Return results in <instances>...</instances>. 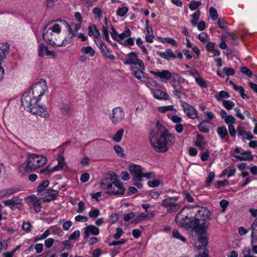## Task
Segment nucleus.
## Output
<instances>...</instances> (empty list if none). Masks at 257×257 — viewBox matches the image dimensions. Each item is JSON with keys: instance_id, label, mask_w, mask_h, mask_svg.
I'll return each mask as SVG.
<instances>
[{"instance_id": "obj_32", "label": "nucleus", "mask_w": 257, "mask_h": 257, "mask_svg": "<svg viewBox=\"0 0 257 257\" xmlns=\"http://www.w3.org/2000/svg\"><path fill=\"white\" fill-rule=\"evenodd\" d=\"M143 70L138 69V70H133V74L135 77L139 80H143L145 79V73L143 71Z\"/></svg>"}, {"instance_id": "obj_19", "label": "nucleus", "mask_w": 257, "mask_h": 257, "mask_svg": "<svg viewBox=\"0 0 257 257\" xmlns=\"http://www.w3.org/2000/svg\"><path fill=\"white\" fill-rule=\"evenodd\" d=\"M151 92L156 99L160 100H168L169 99V95L165 91L161 90L152 89Z\"/></svg>"}, {"instance_id": "obj_56", "label": "nucleus", "mask_w": 257, "mask_h": 257, "mask_svg": "<svg viewBox=\"0 0 257 257\" xmlns=\"http://www.w3.org/2000/svg\"><path fill=\"white\" fill-rule=\"evenodd\" d=\"M223 71L227 76L233 75L235 73V71L231 68L224 67Z\"/></svg>"}, {"instance_id": "obj_6", "label": "nucleus", "mask_w": 257, "mask_h": 257, "mask_svg": "<svg viewBox=\"0 0 257 257\" xmlns=\"http://www.w3.org/2000/svg\"><path fill=\"white\" fill-rule=\"evenodd\" d=\"M156 130L160 133V141H165L169 146H171L175 142V137L173 135L169 133L164 126L159 121L156 123Z\"/></svg>"}, {"instance_id": "obj_34", "label": "nucleus", "mask_w": 257, "mask_h": 257, "mask_svg": "<svg viewBox=\"0 0 257 257\" xmlns=\"http://www.w3.org/2000/svg\"><path fill=\"white\" fill-rule=\"evenodd\" d=\"M217 133L220 137L223 139L227 135V131L225 126H220L217 128Z\"/></svg>"}, {"instance_id": "obj_36", "label": "nucleus", "mask_w": 257, "mask_h": 257, "mask_svg": "<svg viewBox=\"0 0 257 257\" xmlns=\"http://www.w3.org/2000/svg\"><path fill=\"white\" fill-rule=\"evenodd\" d=\"M55 171H54V167H51L50 166H48L45 168L42 169L40 171V173L41 174H44L45 175H50Z\"/></svg>"}, {"instance_id": "obj_61", "label": "nucleus", "mask_w": 257, "mask_h": 257, "mask_svg": "<svg viewBox=\"0 0 257 257\" xmlns=\"http://www.w3.org/2000/svg\"><path fill=\"white\" fill-rule=\"evenodd\" d=\"M118 216L117 213H113L109 217V221L112 224L115 223L118 221Z\"/></svg>"}, {"instance_id": "obj_9", "label": "nucleus", "mask_w": 257, "mask_h": 257, "mask_svg": "<svg viewBox=\"0 0 257 257\" xmlns=\"http://www.w3.org/2000/svg\"><path fill=\"white\" fill-rule=\"evenodd\" d=\"M124 112L121 107H116L112 110V113L110 114L109 117L112 122L117 124L124 117Z\"/></svg>"}, {"instance_id": "obj_62", "label": "nucleus", "mask_w": 257, "mask_h": 257, "mask_svg": "<svg viewBox=\"0 0 257 257\" xmlns=\"http://www.w3.org/2000/svg\"><path fill=\"white\" fill-rule=\"evenodd\" d=\"M116 230V232L114 235L113 237L115 239H117L120 237V236L123 233V231L120 227H117Z\"/></svg>"}, {"instance_id": "obj_13", "label": "nucleus", "mask_w": 257, "mask_h": 257, "mask_svg": "<svg viewBox=\"0 0 257 257\" xmlns=\"http://www.w3.org/2000/svg\"><path fill=\"white\" fill-rule=\"evenodd\" d=\"M181 103L184 112L189 118L194 119L198 117L196 110L192 105L185 101H182Z\"/></svg>"}, {"instance_id": "obj_40", "label": "nucleus", "mask_w": 257, "mask_h": 257, "mask_svg": "<svg viewBox=\"0 0 257 257\" xmlns=\"http://www.w3.org/2000/svg\"><path fill=\"white\" fill-rule=\"evenodd\" d=\"M195 81L202 88H206L207 87L205 81L199 75L198 77H196Z\"/></svg>"}, {"instance_id": "obj_30", "label": "nucleus", "mask_w": 257, "mask_h": 257, "mask_svg": "<svg viewBox=\"0 0 257 257\" xmlns=\"http://www.w3.org/2000/svg\"><path fill=\"white\" fill-rule=\"evenodd\" d=\"M191 23L193 26L197 25V28L199 31H203L205 29V23L204 21H200L197 23L195 20H191Z\"/></svg>"}, {"instance_id": "obj_15", "label": "nucleus", "mask_w": 257, "mask_h": 257, "mask_svg": "<svg viewBox=\"0 0 257 257\" xmlns=\"http://www.w3.org/2000/svg\"><path fill=\"white\" fill-rule=\"evenodd\" d=\"M31 112L43 117H46L48 115L46 108L38 105V102L33 106L32 108H31Z\"/></svg>"}, {"instance_id": "obj_47", "label": "nucleus", "mask_w": 257, "mask_h": 257, "mask_svg": "<svg viewBox=\"0 0 257 257\" xmlns=\"http://www.w3.org/2000/svg\"><path fill=\"white\" fill-rule=\"evenodd\" d=\"M210 16L212 20H215L218 18V14L217 11L213 7L209 9Z\"/></svg>"}, {"instance_id": "obj_27", "label": "nucleus", "mask_w": 257, "mask_h": 257, "mask_svg": "<svg viewBox=\"0 0 257 257\" xmlns=\"http://www.w3.org/2000/svg\"><path fill=\"white\" fill-rule=\"evenodd\" d=\"M49 184V181L48 180L45 181L40 184L37 188V192L38 194L42 195V194L44 193L47 189L46 188L48 186Z\"/></svg>"}, {"instance_id": "obj_37", "label": "nucleus", "mask_w": 257, "mask_h": 257, "mask_svg": "<svg viewBox=\"0 0 257 257\" xmlns=\"http://www.w3.org/2000/svg\"><path fill=\"white\" fill-rule=\"evenodd\" d=\"M48 48L47 46L42 43L40 44L39 46V56L40 57H43L45 52L46 53Z\"/></svg>"}, {"instance_id": "obj_28", "label": "nucleus", "mask_w": 257, "mask_h": 257, "mask_svg": "<svg viewBox=\"0 0 257 257\" xmlns=\"http://www.w3.org/2000/svg\"><path fill=\"white\" fill-rule=\"evenodd\" d=\"M88 35L89 36H94L95 38H98L100 36L99 31L97 30L95 25L89 26L88 27Z\"/></svg>"}, {"instance_id": "obj_3", "label": "nucleus", "mask_w": 257, "mask_h": 257, "mask_svg": "<svg viewBox=\"0 0 257 257\" xmlns=\"http://www.w3.org/2000/svg\"><path fill=\"white\" fill-rule=\"evenodd\" d=\"M47 159L46 157L36 154L28 155V158L25 165V171L30 173L35 169L40 168L47 163Z\"/></svg>"}, {"instance_id": "obj_14", "label": "nucleus", "mask_w": 257, "mask_h": 257, "mask_svg": "<svg viewBox=\"0 0 257 257\" xmlns=\"http://www.w3.org/2000/svg\"><path fill=\"white\" fill-rule=\"evenodd\" d=\"M197 232H198V237H197V240L198 242L199 243L198 245L196 246V247L198 249H201L202 248V249L205 248V246L207 245L208 243L207 241V235L206 234V231H203V230H199V231H197V230H195Z\"/></svg>"}, {"instance_id": "obj_57", "label": "nucleus", "mask_w": 257, "mask_h": 257, "mask_svg": "<svg viewBox=\"0 0 257 257\" xmlns=\"http://www.w3.org/2000/svg\"><path fill=\"white\" fill-rule=\"evenodd\" d=\"M226 24V21L225 20L222 18H219L218 20V24L219 26L223 30H226L227 29V26L225 25Z\"/></svg>"}, {"instance_id": "obj_49", "label": "nucleus", "mask_w": 257, "mask_h": 257, "mask_svg": "<svg viewBox=\"0 0 257 257\" xmlns=\"http://www.w3.org/2000/svg\"><path fill=\"white\" fill-rule=\"evenodd\" d=\"M61 23H62L63 24L65 25L67 27V28L68 29L69 34L68 35H72V34L74 35V37L75 36V32L72 30V29L71 28L72 26H70L65 21H62L61 20H59Z\"/></svg>"}, {"instance_id": "obj_48", "label": "nucleus", "mask_w": 257, "mask_h": 257, "mask_svg": "<svg viewBox=\"0 0 257 257\" xmlns=\"http://www.w3.org/2000/svg\"><path fill=\"white\" fill-rule=\"evenodd\" d=\"M172 233H173V236L174 238L179 239L184 242H185L186 241V238L184 236H182L180 234V233L178 232V230H174L172 232Z\"/></svg>"}, {"instance_id": "obj_44", "label": "nucleus", "mask_w": 257, "mask_h": 257, "mask_svg": "<svg viewBox=\"0 0 257 257\" xmlns=\"http://www.w3.org/2000/svg\"><path fill=\"white\" fill-rule=\"evenodd\" d=\"M41 199L37 200L35 201H34V206L35 209V211L37 213H38L41 210Z\"/></svg>"}, {"instance_id": "obj_10", "label": "nucleus", "mask_w": 257, "mask_h": 257, "mask_svg": "<svg viewBox=\"0 0 257 257\" xmlns=\"http://www.w3.org/2000/svg\"><path fill=\"white\" fill-rule=\"evenodd\" d=\"M129 171L133 176L134 182H141L142 181V174L143 168L140 165H132L129 167Z\"/></svg>"}, {"instance_id": "obj_45", "label": "nucleus", "mask_w": 257, "mask_h": 257, "mask_svg": "<svg viewBox=\"0 0 257 257\" xmlns=\"http://www.w3.org/2000/svg\"><path fill=\"white\" fill-rule=\"evenodd\" d=\"M111 31H112V32L110 34H111V36L112 38H113V39L114 41L118 42L119 43L122 44L120 42V41H119V37H118L119 34L117 33L116 31L114 29L113 27H111Z\"/></svg>"}, {"instance_id": "obj_52", "label": "nucleus", "mask_w": 257, "mask_h": 257, "mask_svg": "<svg viewBox=\"0 0 257 257\" xmlns=\"http://www.w3.org/2000/svg\"><path fill=\"white\" fill-rule=\"evenodd\" d=\"M240 71L243 74H245L249 77H251L252 75L251 70L246 67H242Z\"/></svg>"}, {"instance_id": "obj_16", "label": "nucleus", "mask_w": 257, "mask_h": 257, "mask_svg": "<svg viewBox=\"0 0 257 257\" xmlns=\"http://www.w3.org/2000/svg\"><path fill=\"white\" fill-rule=\"evenodd\" d=\"M22 199H18L16 200L9 199L4 201L5 206H9L11 209H18L21 210L22 207Z\"/></svg>"}, {"instance_id": "obj_12", "label": "nucleus", "mask_w": 257, "mask_h": 257, "mask_svg": "<svg viewBox=\"0 0 257 257\" xmlns=\"http://www.w3.org/2000/svg\"><path fill=\"white\" fill-rule=\"evenodd\" d=\"M9 45L6 43L0 47V81L3 80L5 73L4 68L1 66V62L6 58V54L9 52Z\"/></svg>"}, {"instance_id": "obj_7", "label": "nucleus", "mask_w": 257, "mask_h": 257, "mask_svg": "<svg viewBox=\"0 0 257 257\" xmlns=\"http://www.w3.org/2000/svg\"><path fill=\"white\" fill-rule=\"evenodd\" d=\"M107 191L106 193L109 195H122L124 194L125 189L122 183L118 180L115 179L114 181L106 185Z\"/></svg>"}, {"instance_id": "obj_24", "label": "nucleus", "mask_w": 257, "mask_h": 257, "mask_svg": "<svg viewBox=\"0 0 257 257\" xmlns=\"http://www.w3.org/2000/svg\"><path fill=\"white\" fill-rule=\"evenodd\" d=\"M58 165L54 167V171H58L63 169L66 165L64 157L60 154L57 157Z\"/></svg>"}, {"instance_id": "obj_35", "label": "nucleus", "mask_w": 257, "mask_h": 257, "mask_svg": "<svg viewBox=\"0 0 257 257\" xmlns=\"http://www.w3.org/2000/svg\"><path fill=\"white\" fill-rule=\"evenodd\" d=\"M124 133V130L121 128L119 130L113 137V140L115 142H119L122 137Z\"/></svg>"}, {"instance_id": "obj_38", "label": "nucleus", "mask_w": 257, "mask_h": 257, "mask_svg": "<svg viewBox=\"0 0 257 257\" xmlns=\"http://www.w3.org/2000/svg\"><path fill=\"white\" fill-rule=\"evenodd\" d=\"M229 96V95L228 93L225 91H221L218 94L215 96L216 99L218 101L221 100V99L223 98H228Z\"/></svg>"}, {"instance_id": "obj_4", "label": "nucleus", "mask_w": 257, "mask_h": 257, "mask_svg": "<svg viewBox=\"0 0 257 257\" xmlns=\"http://www.w3.org/2000/svg\"><path fill=\"white\" fill-rule=\"evenodd\" d=\"M158 136L159 132L156 130L153 129L151 131L149 137L151 144L156 152L165 153L168 151L169 146L165 141H160Z\"/></svg>"}, {"instance_id": "obj_25", "label": "nucleus", "mask_w": 257, "mask_h": 257, "mask_svg": "<svg viewBox=\"0 0 257 257\" xmlns=\"http://www.w3.org/2000/svg\"><path fill=\"white\" fill-rule=\"evenodd\" d=\"M58 191L51 189H47L45 192L42 194V196H49L51 199H56L58 194Z\"/></svg>"}, {"instance_id": "obj_22", "label": "nucleus", "mask_w": 257, "mask_h": 257, "mask_svg": "<svg viewBox=\"0 0 257 257\" xmlns=\"http://www.w3.org/2000/svg\"><path fill=\"white\" fill-rule=\"evenodd\" d=\"M237 133L239 136L242 137L243 139L250 140L253 138V135L250 133L244 131L240 126H239L237 128Z\"/></svg>"}, {"instance_id": "obj_63", "label": "nucleus", "mask_w": 257, "mask_h": 257, "mask_svg": "<svg viewBox=\"0 0 257 257\" xmlns=\"http://www.w3.org/2000/svg\"><path fill=\"white\" fill-rule=\"evenodd\" d=\"M207 37L208 35L204 32L201 33L198 35L199 40L202 43H204L206 41Z\"/></svg>"}, {"instance_id": "obj_42", "label": "nucleus", "mask_w": 257, "mask_h": 257, "mask_svg": "<svg viewBox=\"0 0 257 257\" xmlns=\"http://www.w3.org/2000/svg\"><path fill=\"white\" fill-rule=\"evenodd\" d=\"M114 150L117 154L119 156L121 157L122 158H124L125 157V155L123 153V149L120 146L118 145L114 146Z\"/></svg>"}, {"instance_id": "obj_58", "label": "nucleus", "mask_w": 257, "mask_h": 257, "mask_svg": "<svg viewBox=\"0 0 257 257\" xmlns=\"http://www.w3.org/2000/svg\"><path fill=\"white\" fill-rule=\"evenodd\" d=\"M128 11L126 7H122L118 9L117 11V14L120 17L124 16Z\"/></svg>"}, {"instance_id": "obj_26", "label": "nucleus", "mask_w": 257, "mask_h": 257, "mask_svg": "<svg viewBox=\"0 0 257 257\" xmlns=\"http://www.w3.org/2000/svg\"><path fill=\"white\" fill-rule=\"evenodd\" d=\"M128 58L124 61V64H134L135 60L137 59V54L136 52H132L128 54Z\"/></svg>"}, {"instance_id": "obj_46", "label": "nucleus", "mask_w": 257, "mask_h": 257, "mask_svg": "<svg viewBox=\"0 0 257 257\" xmlns=\"http://www.w3.org/2000/svg\"><path fill=\"white\" fill-rule=\"evenodd\" d=\"M201 3L199 1H194L191 2L189 5V8L192 11L195 10L197 8H198L199 6H200Z\"/></svg>"}, {"instance_id": "obj_41", "label": "nucleus", "mask_w": 257, "mask_h": 257, "mask_svg": "<svg viewBox=\"0 0 257 257\" xmlns=\"http://www.w3.org/2000/svg\"><path fill=\"white\" fill-rule=\"evenodd\" d=\"M14 192H14V190L12 189L5 190L2 191L0 192V194H1L0 197H7L11 195H12L14 193Z\"/></svg>"}, {"instance_id": "obj_18", "label": "nucleus", "mask_w": 257, "mask_h": 257, "mask_svg": "<svg viewBox=\"0 0 257 257\" xmlns=\"http://www.w3.org/2000/svg\"><path fill=\"white\" fill-rule=\"evenodd\" d=\"M99 233V229L93 225H89L84 229V237L88 238L91 235H97Z\"/></svg>"}, {"instance_id": "obj_29", "label": "nucleus", "mask_w": 257, "mask_h": 257, "mask_svg": "<svg viewBox=\"0 0 257 257\" xmlns=\"http://www.w3.org/2000/svg\"><path fill=\"white\" fill-rule=\"evenodd\" d=\"M131 34L132 32L130 29L128 27H125L123 32L118 35L119 41H120V40H122L123 39L130 37Z\"/></svg>"}, {"instance_id": "obj_5", "label": "nucleus", "mask_w": 257, "mask_h": 257, "mask_svg": "<svg viewBox=\"0 0 257 257\" xmlns=\"http://www.w3.org/2000/svg\"><path fill=\"white\" fill-rule=\"evenodd\" d=\"M47 86L45 80L41 79L38 83L34 84L31 87V90L28 92H31L33 97L34 104L35 105L43 95L45 91L47 90Z\"/></svg>"}, {"instance_id": "obj_33", "label": "nucleus", "mask_w": 257, "mask_h": 257, "mask_svg": "<svg viewBox=\"0 0 257 257\" xmlns=\"http://www.w3.org/2000/svg\"><path fill=\"white\" fill-rule=\"evenodd\" d=\"M205 122H209V120H204L200 122L198 125V128L200 132L206 133L209 132V129L208 126L204 124Z\"/></svg>"}, {"instance_id": "obj_55", "label": "nucleus", "mask_w": 257, "mask_h": 257, "mask_svg": "<svg viewBox=\"0 0 257 257\" xmlns=\"http://www.w3.org/2000/svg\"><path fill=\"white\" fill-rule=\"evenodd\" d=\"M162 42L163 43H167L170 44L174 46L177 45L176 42L175 41V40H174L173 39L171 38H168V37L164 38L163 39Z\"/></svg>"}, {"instance_id": "obj_31", "label": "nucleus", "mask_w": 257, "mask_h": 257, "mask_svg": "<svg viewBox=\"0 0 257 257\" xmlns=\"http://www.w3.org/2000/svg\"><path fill=\"white\" fill-rule=\"evenodd\" d=\"M81 52L84 54H89L91 57H93L95 54V51L90 46L82 47Z\"/></svg>"}, {"instance_id": "obj_11", "label": "nucleus", "mask_w": 257, "mask_h": 257, "mask_svg": "<svg viewBox=\"0 0 257 257\" xmlns=\"http://www.w3.org/2000/svg\"><path fill=\"white\" fill-rule=\"evenodd\" d=\"M21 102L25 109H29L31 110V108L35 106L33 97L31 92H25L22 97Z\"/></svg>"}, {"instance_id": "obj_50", "label": "nucleus", "mask_w": 257, "mask_h": 257, "mask_svg": "<svg viewBox=\"0 0 257 257\" xmlns=\"http://www.w3.org/2000/svg\"><path fill=\"white\" fill-rule=\"evenodd\" d=\"M100 214V211L98 209L95 208L91 210L89 212V216L91 218H96Z\"/></svg>"}, {"instance_id": "obj_8", "label": "nucleus", "mask_w": 257, "mask_h": 257, "mask_svg": "<svg viewBox=\"0 0 257 257\" xmlns=\"http://www.w3.org/2000/svg\"><path fill=\"white\" fill-rule=\"evenodd\" d=\"M177 199L176 197H168L163 200L162 206L167 208V211L169 213L176 212L181 209L180 205L177 203Z\"/></svg>"}, {"instance_id": "obj_60", "label": "nucleus", "mask_w": 257, "mask_h": 257, "mask_svg": "<svg viewBox=\"0 0 257 257\" xmlns=\"http://www.w3.org/2000/svg\"><path fill=\"white\" fill-rule=\"evenodd\" d=\"M235 118L231 115H227L225 118L224 121L225 123L229 124L231 123L232 124L235 122Z\"/></svg>"}, {"instance_id": "obj_43", "label": "nucleus", "mask_w": 257, "mask_h": 257, "mask_svg": "<svg viewBox=\"0 0 257 257\" xmlns=\"http://www.w3.org/2000/svg\"><path fill=\"white\" fill-rule=\"evenodd\" d=\"M174 109L173 105L161 106L158 108V110L160 112L165 113L167 111L173 110Z\"/></svg>"}, {"instance_id": "obj_2", "label": "nucleus", "mask_w": 257, "mask_h": 257, "mask_svg": "<svg viewBox=\"0 0 257 257\" xmlns=\"http://www.w3.org/2000/svg\"><path fill=\"white\" fill-rule=\"evenodd\" d=\"M61 26L58 24H54L53 25L48 24L46 26L43 30V37L45 41L50 45L56 47L59 38L58 34L61 32Z\"/></svg>"}, {"instance_id": "obj_39", "label": "nucleus", "mask_w": 257, "mask_h": 257, "mask_svg": "<svg viewBox=\"0 0 257 257\" xmlns=\"http://www.w3.org/2000/svg\"><path fill=\"white\" fill-rule=\"evenodd\" d=\"M223 106L227 109H231L235 105L234 103L230 100H223L222 102Z\"/></svg>"}, {"instance_id": "obj_1", "label": "nucleus", "mask_w": 257, "mask_h": 257, "mask_svg": "<svg viewBox=\"0 0 257 257\" xmlns=\"http://www.w3.org/2000/svg\"><path fill=\"white\" fill-rule=\"evenodd\" d=\"M196 209L195 216L188 217L186 211L189 209L186 207L182 208L175 217L177 225L187 229L206 231L209 225L210 212L205 208L197 207Z\"/></svg>"}, {"instance_id": "obj_21", "label": "nucleus", "mask_w": 257, "mask_h": 257, "mask_svg": "<svg viewBox=\"0 0 257 257\" xmlns=\"http://www.w3.org/2000/svg\"><path fill=\"white\" fill-rule=\"evenodd\" d=\"M74 35H68L65 37L63 40L61 39H59L58 41H57L58 43L56 44V47H64L71 43L73 40Z\"/></svg>"}, {"instance_id": "obj_23", "label": "nucleus", "mask_w": 257, "mask_h": 257, "mask_svg": "<svg viewBox=\"0 0 257 257\" xmlns=\"http://www.w3.org/2000/svg\"><path fill=\"white\" fill-rule=\"evenodd\" d=\"M159 55L162 58L169 60L171 58H175L176 56L170 49H167L165 52H159Z\"/></svg>"}, {"instance_id": "obj_17", "label": "nucleus", "mask_w": 257, "mask_h": 257, "mask_svg": "<svg viewBox=\"0 0 257 257\" xmlns=\"http://www.w3.org/2000/svg\"><path fill=\"white\" fill-rule=\"evenodd\" d=\"M150 72L155 77L160 78L162 81H167L172 77L171 74L169 70H164L162 71H150Z\"/></svg>"}, {"instance_id": "obj_53", "label": "nucleus", "mask_w": 257, "mask_h": 257, "mask_svg": "<svg viewBox=\"0 0 257 257\" xmlns=\"http://www.w3.org/2000/svg\"><path fill=\"white\" fill-rule=\"evenodd\" d=\"M31 224L29 221L25 222L22 225L23 229L27 232H29L31 230Z\"/></svg>"}, {"instance_id": "obj_51", "label": "nucleus", "mask_w": 257, "mask_h": 257, "mask_svg": "<svg viewBox=\"0 0 257 257\" xmlns=\"http://www.w3.org/2000/svg\"><path fill=\"white\" fill-rule=\"evenodd\" d=\"M93 14L98 18H101L103 16L102 11L98 7L93 9Z\"/></svg>"}, {"instance_id": "obj_59", "label": "nucleus", "mask_w": 257, "mask_h": 257, "mask_svg": "<svg viewBox=\"0 0 257 257\" xmlns=\"http://www.w3.org/2000/svg\"><path fill=\"white\" fill-rule=\"evenodd\" d=\"M99 49L101 51V52L103 54V55H106V54H107V53L109 52V49L107 48V47L104 45V43H101V44L99 46Z\"/></svg>"}, {"instance_id": "obj_64", "label": "nucleus", "mask_w": 257, "mask_h": 257, "mask_svg": "<svg viewBox=\"0 0 257 257\" xmlns=\"http://www.w3.org/2000/svg\"><path fill=\"white\" fill-rule=\"evenodd\" d=\"M54 242V239L52 238H49L45 240V246L47 248L51 247Z\"/></svg>"}, {"instance_id": "obj_54", "label": "nucleus", "mask_w": 257, "mask_h": 257, "mask_svg": "<svg viewBox=\"0 0 257 257\" xmlns=\"http://www.w3.org/2000/svg\"><path fill=\"white\" fill-rule=\"evenodd\" d=\"M59 108L64 113H67L70 109V106L68 104H62L60 105Z\"/></svg>"}, {"instance_id": "obj_20", "label": "nucleus", "mask_w": 257, "mask_h": 257, "mask_svg": "<svg viewBox=\"0 0 257 257\" xmlns=\"http://www.w3.org/2000/svg\"><path fill=\"white\" fill-rule=\"evenodd\" d=\"M233 157L240 161H252L253 156L250 151L241 153V155H233Z\"/></svg>"}]
</instances>
